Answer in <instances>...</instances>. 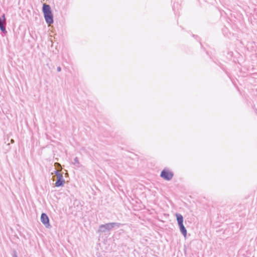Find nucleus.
<instances>
[{"label":"nucleus","mask_w":257,"mask_h":257,"mask_svg":"<svg viewBox=\"0 0 257 257\" xmlns=\"http://www.w3.org/2000/svg\"><path fill=\"white\" fill-rule=\"evenodd\" d=\"M43 12L46 23L50 26L53 23V16L50 7L44 4L43 6Z\"/></svg>","instance_id":"f257e3e1"},{"label":"nucleus","mask_w":257,"mask_h":257,"mask_svg":"<svg viewBox=\"0 0 257 257\" xmlns=\"http://www.w3.org/2000/svg\"><path fill=\"white\" fill-rule=\"evenodd\" d=\"M173 173L169 169H164L161 173V177L166 180H170L173 177Z\"/></svg>","instance_id":"f03ea898"},{"label":"nucleus","mask_w":257,"mask_h":257,"mask_svg":"<svg viewBox=\"0 0 257 257\" xmlns=\"http://www.w3.org/2000/svg\"><path fill=\"white\" fill-rule=\"evenodd\" d=\"M41 220L46 227H49L50 226L49 218L45 213H42L41 214Z\"/></svg>","instance_id":"7ed1b4c3"},{"label":"nucleus","mask_w":257,"mask_h":257,"mask_svg":"<svg viewBox=\"0 0 257 257\" xmlns=\"http://www.w3.org/2000/svg\"><path fill=\"white\" fill-rule=\"evenodd\" d=\"M6 25V19L5 15L3 14L0 17V29L4 32L6 33L5 26Z\"/></svg>","instance_id":"20e7f679"},{"label":"nucleus","mask_w":257,"mask_h":257,"mask_svg":"<svg viewBox=\"0 0 257 257\" xmlns=\"http://www.w3.org/2000/svg\"><path fill=\"white\" fill-rule=\"evenodd\" d=\"M57 178L58 180L55 183V186L56 187H60L62 186L64 183V181L63 179L62 176L59 174L58 175H57Z\"/></svg>","instance_id":"39448f33"},{"label":"nucleus","mask_w":257,"mask_h":257,"mask_svg":"<svg viewBox=\"0 0 257 257\" xmlns=\"http://www.w3.org/2000/svg\"><path fill=\"white\" fill-rule=\"evenodd\" d=\"M176 216L177 217V220L178 221V225H180L181 224H183V218L182 215H181V214H177L176 215Z\"/></svg>","instance_id":"423d86ee"},{"label":"nucleus","mask_w":257,"mask_h":257,"mask_svg":"<svg viewBox=\"0 0 257 257\" xmlns=\"http://www.w3.org/2000/svg\"><path fill=\"white\" fill-rule=\"evenodd\" d=\"M180 227V230L181 232L183 233L184 236H186L187 235V230H186L183 224H181L179 225Z\"/></svg>","instance_id":"0eeeda50"},{"label":"nucleus","mask_w":257,"mask_h":257,"mask_svg":"<svg viewBox=\"0 0 257 257\" xmlns=\"http://www.w3.org/2000/svg\"><path fill=\"white\" fill-rule=\"evenodd\" d=\"M58 71H60L61 70V68H58Z\"/></svg>","instance_id":"6e6552de"}]
</instances>
